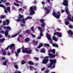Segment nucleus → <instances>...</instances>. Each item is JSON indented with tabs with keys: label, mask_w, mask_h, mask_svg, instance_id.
Listing matches in <instances>:
<instances>
[{
	"label": "nucleus",
	"mask_w": 73,
	"mask_h": 73,
	"mask_svg": "<svg viewBox=\"0 0 73 73\" xmlns=\"http://www.w3.org/2000/svg\"><path fill=\"white\" fill-rule=\"evenodd\" d=\"M51 52H52V53H55V50L54 49H53L52 50L51 49H50L48 51V52L49 53L48 55L50 56V58H54V57H55L56 56V55H53L52 53H49Z\"/></svg>",
	"instance_id": "3"
},
{
	"label": "nucleus",
	"mask_w": 73,
	"mask_h": 73,
	"mask_svg": "<svg viewBox=\"0 0 73 73\" xmlns=\"http://www.w3.org/2000/svg\"><path fill=\"white\" fill-rule=\"evenodd\" d=\"M46 36L48 40H50V44H52V40L51 39V36H50V35L48 34V33H46Z\"/></svg>",
	"instance_id": "10"
},
{
	"label": "nucleus",
	"mask_w": 73,
	"mask_h": 73,
	"mask_svg": "<svg viewBox=\"0 0 73 73\" xmlns=\"http://www.w3.org/2000/svg\"><path fill=\"white\" fill-rule=\"evenodd\" d=\"M9 23V21L7 20L6 21H3V25H8Z\"/></svg>",
	"instance_id": "15"
},
{
	"label": "nucleus",
	"mask_w": 73,
	"mask_h": 73,
	"mask_svg": "<svg viewBox=\"0 0 73 73\" xmlns=\"http://www.w3.org/2000/svg\"><path fill=\"white\" fill-rule=\"evenodd\" d=\"M70 28H73V26L71 25H70L68 26Z\"/></svg>",
	"instance_id": "42"
},
{
	"label": "nucleus",
	"mask_w": 73,
	"mask_h": 73,
	"mask_svg": "<svg viewBox=\"0 0 73 73\" xmlns=\"http://www.w3.org/2000/svg\"><path fill=\"white\" fill-rule=\"evenodd\" d=\"M15 45L14 44H11L10 45V46H8L7 48H6V50H7L9 48L10 49H11L12 53H13V50L15 49Z\"/></svg>",
	"instance_id": "6"
},
{
	"label": "nucleus",
	"mask_w": 73,
	"mask_h": 73,
	"mask_svg": "<svg viewBox=\"0 0 73 73\" xmlns=\"http://www.w3.org/2000/svg\"><path fill=\"white\" fill-rule=\"evenodd\" d=\"M6 5H9V3H7L6 4Z\"/></svg>",
	"instance_id": "58"
},
{
	"label": "nucleus",
	"mask_w": 73,
	"mask_h": 73,
	"mask_svg": "<svg viewBox=\"0 0 73 73\" xmlns=\"http://www.w3.org/2000/svg\"><path fill=\"white\" fill-rule=\"evenodd\" d=\"M22 52L23 53H27L28 54H30L32 52V50L27 48H25L22 49Z\"/></svg>",
	"instance_id": "7"
},
{
	"label": "nucleus",
	"mask_w": 73,
	"mask_h": 73,
	"mask_svg": "<svg viewBox=\"0 0 73 73\" xmlns=\"http://www.w3.org/2000/svg\"><path fill=\"white\" fill-rule=\"evenodd\" d=\"M31 35L32 37H35V35L32 34H31Z\"/></svg>",
	"instance_id": "48"
},
{
	"label": "nucleus",
	"mask_w": 73,
	"mask_h": 73,
	"mask_svg": "<svg viewBox=\"0 0 73 73\" xmlns=\"http://www.w3.org/2000/svg\"><path fill=\"white\" fill-rule=\"evenodd\" d=\"M43 45V44L42 43H40L39 45L38 46L37 48H41V46H42Z\"/></svg>",
	"instance_id": "23"
},
{
	"label": "nucleus",
	"mask_w": 73,
	"mask_h": 73,
	"mask_svg": "<svg viewBox=\"0 0 73 73\" xmlns=\"http://www.w3.org/2000/svg\"><path fill=\"white\" fill-rule=\"evenodd\" d=\"M30 15H32L35 13V12L34 11H36L37 7L36 6H33L30 7Z\"/></svg>",
	"instance_id": "5"
},
{
	"label": "nucleus",
	"mask_w": 73,
	"mask_h": 73,
	"mask_svg": "<svg viewBox=\"0 0 73 73\" xmlns=\"http://www.w3.org/2000/svg\"><path fill=\"white\" fill-rule=\"evenodd\" d=\"M5 17V15H1L0 17V19H3V18H4Z\"/></svg>",
	"instance_id": "35"
},
{
	"label": "nucleus",
	"mask_w": 73,
	"mask_h": 73,
	"mask_svg": "<svg viewBox=\"0 0 73 73\" xmlns=\"http://www.w3.org/2000/svg\"><path fill=\"white\" fill-rule=\"evenodd\" d=\"M68 1L67 0H64L63 5L65 6H68Z\"/></svg>",
	"instance_id": "18"
},
{
	"label": "nucleus",
	"mask_w": 73,
	"mask_h": 73,
	"mask_svg": "<svg viewBox=\"0 0 73 73\" xmlns=\"http://www.w3.org/2000/svg\"><path fill=\"white\" fill-rule=\"evenodd\" d=\"M14 5H15V6H17V7H19V6H20V5H19L17 4H15V3H14Z\"/></svg>",
	"instance_id": "41"
},
{
	"label": "nucleus",
	"mask_w": 73,
	"mask_h": 73,
	"mask_svg": "<svg viewBox=\"0 0 73 73\" xmlns=\"http://www.w3.org/2000/svg\"><path fill=\"white\" fill-rule=\"evenodd\" d=\"M19 33H20V32L18 33L17 34L12 35L11 37V38H12L13 37H16V36H17V35H19Z\"/></svg>",
	"instance_id": "21"
},
{
	"label": "nucleus",
	"mask_w": 73,
	"mask_h": 73,
	"mask_svg": "<svg viewBox=\"0 0 73 73\" xmlns=\"http://www.w3.org/2000/svg\"><path fill=\"white\" fill-rule=\"evenodd\" d=\"M12 9H15V8L14 7H13Z\"/></svg>",
	"instance_id": "61"
},
{
	"label": "nucleus",
	"mask_w": 73,
	"mask_h": 73,
	"mask_svg": "<svg viewBox=\"0 0 73 73\" xmlns=\"http://www.w3.org/2000/svg\"><path fill=\"white\" fill-rule=\"evenodd\" d=\"M19 19L16 20V21H20L24 24H25V20H27L28 19H31L32 18V17H27L25 19H20V18H23V15H19V17H18Z\"/></svg>",
	"instance_id": "1"
},
{
	"label": "nucleus",
	"mask_w": 73,
	"mask_h": 73,
	"mask_svg": "<svg viewBox=\"0 0 73 73\" xmlns=\"http://www.w3.org/2000/svg\"><path fill=\"white\" fill-rule=\"evenodd\" d=\"M22 36L23 35H19V37H22Z\"/></svg>",
	"instance_id": "53"
},
{
	"label": "nucleus",
	"mask_w": 73,
	"mask_h": 73,
	"mask_svg": "<svg viewBox=\"0 0 73 73\" xmlns=\"http://www.w3.org/2000/svg\"><path fill=\"white\" fill-rule=\"evenodd\" d=\"M52 39L55 41H57V39L55 36H53L52 37Z\"/></svg>",
	"instance_id": "26"
},
{
	"label": "nucleus",
	"mask_w": 73,
	"mask_h": 73,
	"mask_svg": "<svg viewBox=\"0 0 73 73\" xmlns=\"http://www.w3.org/2000/svg\"><path fill=\"white\" fill-rule=\"evenodd\" d=\"M51 1H53V0H51ZM46 1L48 3H50V1H49V0H46Z\"/></svg>",
	"instance_id": "51"
},
{
	"label": "nucleus",
	"mask_w": 73,
	"mask_h": 73,
	"mask_svg": "<svg viewBox=\"0 0 73 73\" xmlns=\"http://www.w3.org/2000/svg\"><path fill=\"white\" fill-rule=\"evenodd\" d=\"M33 42L34 45H36V44H37L38 43V42L37 41H35V40H33Z\"/></svg>",
	"instance_id": "31"
},
{
	"label": "nucleus",
	"mask_w": 73,
	"mask_h": 73,
	"mask_svg": "<svg viewBox=\"0 0 73 73\" xmlns=\"http://www.w3.org/2000/svg\"><path fill=\"white\" fill-rule=\"evenodd\" d=\"M5 35L6 37H7L8 35V30H6V31H5Z\"/></svg>",
	"instance_id": "20"
},
{
	"label": "nucleus",
	"mask_w": 73,
	"mask_h": 73,
	"mask_svg": "<svg viewBox=\"0 0 73 73\" xmlns=\"http://www.w3.org/2000/svg\"><path fill=\"white\" fill-rule=\"evenodd\" d=\"M52 46H54V47H56V48H58V44H57L56 43L55 44H52Z\"/></svg>",
	"instance_id": "29"
},
{
	"label": "nucleus",
	"mask_w": 73,
	"mask_h": 73,
	"mask_svg": "<svg viewBox=\"0 0 73 73\" xmlns=\"http://www.w3.org/2000/svg\"><path fill=\"white\" fill-rule=\"evenodd\" d=\"M4 29H7L8 30H11V27H4Z\"/></svg>",
	"instance_id": "27"
},
{
	"label": "nucleus",
	"mask_w": 73,
	"mask_h": 73,
	"mask_svg": "<svg viewBox=\"0 0 73 73\" xmlns=\"http://www.w3.org/2000/svg\"><path fill=\"white\" fill-rule=\"evenodd\" d=\"M1 59L2 60H5V57H3L1 58Z\"/></svg>",
	"instance_id": "49"
},
{
	"label": "nucleus",
	"mask_w": 73,
	"mask_h": 73,
	"mask_svg": "<svg viewBox=\"0 0 73 73\" xmlns=\"http://www.w3.org/2000/svg\"><path fill=\"white\" fill-rule=\"evenodd\" d=\"M37 28H38V29H39L40 31V36H38V38H37V39H41V37L43 36V34H42V29L40 27H38Z\"/></svg>",
	"instance_id": "8"
},
{
	"label": "nucleus",
	"mask_w": 73,
	"mask_h": 73,
	"mask_svg": "<svg viewBox=\"0 0 73 73\" xmlns=\"http://www.w3.org/2000/svg\"><path fill=\"white\" fill-rule=\"evenodd\" d=\"M44 45L45 46H49V45L48 44H44Z\"/></svg>",
	"instance_id": "38"
},
{
	"label": "nucleus",
	"mask_w": 73,
	"mask_h": 73,
	"mask_svg": "<svg viewBox=\"0 0 73 73\" xmlns=\"http://www.w3.org/2000/svg\"><path fill=\"white\" fill-rule=\"evenodd\" d=\"M38 65V63H36L35 64V66H37Z\"/></svg>",
	"instance_id": "63"
},
{
	"label": "nucleus",
	"mask_w": 73,
	"mask_h": 73,
	"mask_svg": "<svg viewBox=\"0 0 73 73\" xmlns=\"http://www.w3.org/2000/svg\"><path fill=\"white\" fill-rule=\"evenodd\" d=\"M7 62H8V60H6L4 62H3V65H7L6 64Z\"/></svg>",
	"instance_id": "30"
},
{
	"label": "nucleus",
	"mask_w": 73,
	"mask_h": 73,
	"mask_svg": "<svg viewBox=\"0 0 73 73\" xmlns=\"http://www.w3.org/2000/svg\"><path fill=\"white\" fill-rule=\"evenodd\" d=\"M7 11L6 10H5V13H7V11H9L10 10V7H8L7 8Z\"/></svg>",
	"instance_id": "22"
},
{
	"label": "nucleus",
	"mask_w": 73,
	"mask_h": 73,
	"mask_svg": "<svg viewBox=\"0 0 73 73\" xmlns=\"http://www.w3.org/2000/svg\"><path fill=\"white\" fill-rule=\"evenodd\" d=\"M45 69V67H44L41 68V71H42V70H44Z\"/></svg>",
	"instance_id": "50"
},
{
	"label": "nucleus",
	"mask_w": 73,
	"mask_h": 73,
	"mask_svg": "<svg viewBox=\"0 0 73 73\" xmlns=\"http://www.w3.org/2000/svg\"><path fill=\"white\" fill-rule=\"evenodd\" d=\"M15 1H16V2H17V3H19V4H21V5H22V3H21V2L19 1H17V0H15Z\"/></svg>",
	"instance_id": "33"
},
{
	"label": "nucleus",
	"mask_w": 73,
	"mask_h": 73,
	"mask_svg": "<svg viewBox=\"0 0 73 73\" xmlns=\"http://www.w3.org/2000/svg\"><path fill=\"white\" fill-rule=\"evenodd\" d=\"M26 62L24 61H22L21 62V64H25Z\"/></svg>",
	"instance_id": "44"
},
{
	"label": "nucleus",
	"mask_w": 73,
	"mask_h": 73,
	"mask_svg": "<svg viewBox=\"0 0 73 73\" xmlns=\"http://www.w3.org/2000/svg\"><path fill=\"white\" fill-rule=\"evenodd\" d=\"M0 1H0V4H1L2 3V2L4 3V1L3 0H0ZM0 7H2V8H3L4 9H5V6L3 5L2 4H0Z\"/></svg>",
	"instance_id": "16"
},
{
	"label": "nucleus",
	"mask_w": 73,
	"mask_h": 73,
	"mask_svg": "<svg viewBox=\"0 0 73 73\" xmlns=\"http://www.w3.org/2000/svg\"><path fill=\"white\" fill-rule=\"evenodd\" d=\"M33 28H34V27H32L31 28V31H33V32H34V30L33 29Z\"/></svg>",
	"instance_id": "39"
},
{
	"label": "nucleus",
	"mask_w": 73,
	"mask_h": 73,
	"mask_svg": "<svg viewBox=\"0 0 73 73\" xmlns=\"http://www.w3.org/2000/svg\"><path fill=\"white\" fill-rule=\"evenodd\" d=\"M21 52V49L20 48H19L17 51V52H15V55L16 57H17L18 56V54L20 53Z\"/></svg>",
	"instance_id": "17"
},
{
	"label": "nucleus",
	"mask_w": 73,
	"mask_h": 73,
	"mask_svg": "<svg viewBox=\"0 0 73 73\" xmlns=\"http://www.w3.org/2000/svg\"><path fill=\"white\" fill-rule=\"evenodd\" d=\"M2 53L3 55H6V52H5L4 50H2Z\"/></svg>",
	"instance_id": "34"
},
{
	"label": "nucleus",
	"mask_w": 73,
	"mask_h": 73,
	"mask_svg": "<svg viewBox=\"0 0 73 73\" xmlns=\"http://www.w3.org/2000/svg\"><path fill=\"white\" fill-rule=\"evenodd\" d=\"M61 11L62 13H63L64 12V10H61Z\"/></svg>",
	"instance_id": "55"
},
{
	"label": "nucleus",
	"mask_w": 73,
	"mask_h": 73,
	"mask_svg": "<svg viewBox=\"0 0 73 73\" xmlns=\"http://www.w3.org/2000/svg\"><path fill=\"white\" fill-rule=\"evenodd\" d=\"M66 12L67 13L68 15V19L69 21H71L72 22H73V17H72V19H70V15L69 13V10L68 9V7H66L65 9Z\"/></svg>",
	"instance_id": "4"
},
{
	"label": "nucleus",
	"mask_w": 73,
	"mask_h": 73,
	"mask_svg": "<svg viewBox=\"0 0 73 73\" xmlns=\"http://www.w3.org/2000/svg\"><path fill=\"white\" fill-rule=\"evenodd\" d=\"M4 40H5V39L4 38H3L2 39H0V41L1 42H3L4 41Z\"/></svg>",
	"instance_id": "36"
},
{
	"label": "nucleus",
	"mask_w": 73,
	"mask_h": 73,
	"mask_svg": "<svg viewBox=\"0 0 73 73\" xmlns=\"http://www.w3.org/2000/svg\"><path fill=\"white\" fill-rule=\"evenodd\" d=\"M2 27H3V26L2 25H1L0 26V30H1V28H2Z\"/></svg>",
	"instance_id": "59"
},
{
	"label": "nucleus",
	"mask_w": 73,
	"mask_h": 73,
	"mask_svg": "<svg viewBox=\"0 0 73 73\" xmlns=\"http://www.w3.org/2000/svg\"><path fill=\"white\" fill-rule=\"evenodd\" d=\"M19 11H21V12H22V9L21 8H20L19 9Z\"/></svg>",
	"instance_id": "57"
},
{
	"label": "nucleus",
	"mask_w": 73,
	"mask_h": 73,
	"mask_svg": "<svg viewBox=\"0 0 73 73\" xmlns=\"http://www.w3.org/2000/svg\"><path fill=\"white\" fill-rule=\"evenodd\" d=\"M47 58H49V56H46L44 59L43 60L42 62L43 64H46L49 60Z\"/></svg>",
	"instance_id": "11"
},
{
	"label": "nucleus",
	"mask_w": 73,
	"mask_h": 73,
	"mask_svg": "<svg viewBox=\"0 0 73 73\" xmlns=\"http://www.w3.org/2000/svg\"><path fill=\"white\" fill-rule=\"evenodd\" d=\"M40 52L41 53L42 52L45 53V48H42V50L40 51Z\"/></svg>",
	"instance_id": "24"
},
{
	"label": "nucleus",
	"mask_w": 73,
	"mask_h": 73,
	"mask_svg": "<svg viewBox=\"0 0 73 73\" xmlns=\"http://www.w3.org/2000/svg\"><path fill=\"white\" fill-rule=\"evenodd\" d=\"M28 64H29L30 65H33L34 64H33V63L31 61H30L28 62Z\"/></svg>",
	"instance_id": "32"
},
{
	"label": "nucleus",
	"mask_w": 73,
	"mask_h": 73,
	"mask_svg": "<svg viewBox=\"0 0 73 73\" xmlns=\"http://www.w3.org/2000/svg\"><path fill=\"white\" fill-rule=\"evenodd\" d=\"M58 31H61V29H58Z\"/></svg>",
	"instance_id": "64"
},
{
	"label": "nucleus",
	"mask_w": 73,
	"mask_h": 73,
	"mask_svg": "<svg viewBox=\"0 0 73 73\" xmlns=\"http://www.w3.org/2000/svg\"><path fill=\"white\" fill-rule=\"evenodd\" d=\"M14 67L16 69H18V66L17 65H14Z\"/></svg>",
	"instance_id": "37"
},
{
	"label": "nucleus",
	"mask_w": 73,
	"mask_h": 73,
	"mask_svg": "<svg viewBox=\"0 0 73 73\" xmlns=\"http://www.w3.org/2000/svg\"><path fill=\"white\" fill-rule=\"evenodd\" d=\"M52 15L54 17L56 18V19H59L60 18V12H58V13L56 14V12L54 11L53 12Z\"/></svg>",
	"instance_id": "9"
},
{
	"label": "nucleus",
	"mask_w": 73,
	"mask_h": 73,
	"mask_svg": "<svg viewBox=\"0 0 73 73\" xmlns=\"http://www.w3.org/2000/svg\"><path fill=\"white\" fill-rule=\"evenodd\" d=\"M25 42H28L30 41V39L28 38H26L25 39Z\"/></svg>",
	"instance_id": "28"
},
{
	"label": "nucleus",
	"mask_w": 73,
	"mask_h": 73,
	"mask_svg": "<svg viewBox=\"0 0 73 73\" xmlns=\"http://www.w3.org/2000/svg\"><path fill=\"white\" fill-rule=\"evenodd\" d=\"M41 3L43 5H44L45 4V2H42Z\"/></svg>",
	"instance_id": "54"
},
{
	"label": "nucleus",
	"mask_w": 73,
	"mask_h": 73,
	"mask_svg": "<svg viewBox=\"0 0 73 73\" xmlns=\"http://www.w3.org/2000/svg\"><path fill=\"white\" fill-rule=\"evenodd\" d=\"M56 56H58V53H57V52L56 53Z\"/></svg>",
	"instance_id": "62"
},
{
	"label": "nucleus",
	"mask_w": 73,
	"mask_h": 73,
	"mask_svg": "<svg viewBox=\"0 0 73 73\" xmlns=\"http://www.w3.org/2000/svg\"><path fill=\"white\" fill-rule=\"evenodd\" d=\"M50 64H48L47 65L48 68H51L52 65H53L52 67V69L54 68L55 67V63H56V60L54 59V60H50Z\"/></svg>",
	"instance_id": "2"
},
{
	"label": "nucleus",
	"mask_w": 73,
	"mask_h": 73,
	"mask_svg": "<svg viewBox=\"0 0 73 73\" xmlns=\"http://www.w3.org/2000/svg\"><path fill=\"white\" fill-rule=\"evenodd\" d=\"M34 58H35V60H36L37 61H38V58L35 57H34Z\"/></svg>",
	"instance_id": "43"
},
{
	"label": "nucleus",
	"mask_w": 73,
	"mask_h": 73,
	"mask_svg": "<svg viewBox=\"0 0 73 73\" xmlns=\"http://www.w3.org/2000/svg\"><path fill=\"white\" fill-rule=\"evenodd\" d=\"M65 24L66 25H69V20H67L65 21Z\"/></svg>",
	"instance_id": "25"
},
{
	"label": "nucleus",
	"mask_w": 73,
	"mask_h": 73,
	"mask_svg": "<svg viewBox=\"0 0 73 73\" xmlns=\"http://www.w3.org/2000/svg\"><path fill=\"white\" fill-rule=\"evenodd\" d=\"M40 21L41 23H42L41 24V27H45V23H44V20L41 19L40 20Z\"/></svg>",
	"instance_id": "14"
},
{
	"label": "nucleus",
	"mask_w": 73,
	"mask_h": 73,
	"mask_svg": "<svg viewBox=\"0 0 73 73\" xmlns=\"http://www.w3.org/2000/svg\"><path fill=\"white\" fill-rule=\"evenodd\" d=\"M30 69H33V67L32 66H31L30 67Z\"/></svg>",
	"instance_id": "56"
},
{
	"label": "nucleus",
	"mask_w": 73,
	"mask_h": 73,
	"mask_svg": "<svg viewBox=\"0 0 73 73\" xmlns=\"http://www.w3.org/2000/svg\"><path fill=\"white\" fill-rule=\"evenodd\" d=\"M7 54L8 56H9V55H11V53L9 52H7Z\"/></svg>",
	"instance_id": "45"
},
{
	"label": "nucleus",
	"mask_w": 73,
	"mask_h": 73,
	"mask_svg": "<svg viewBox=\"0 0 73 73\" xmlns=\"http://www.w3.org/2000/svg\"><path fill=\"white\" fill-rule=\"evenodd\" d=\"M68 35L69 36L70 35H73V32L71 30H69L68 31Z\"/></svg>",
	"instance_id": "19"
},
{
	"label": "nucleus",
	"mask_w": 73,
	"mask_h": 73,
	"mask_svg": "<svg viewBox=\"0 0 73 73\" xmlns=\"http://www.w3.org/2000/svg\"><path fill=\"white\" fill-rule=\"evenodd\" d=\"M24 26H25V24H24L21 25V27H24Z\"/></svg>",
	"instance_id": "46"
},
{
	"label": "nucleus",
	"mask_w": 73,
	"mask_h": 73,
	"mask_svg": "<svg viewBox=\"0 0 73 73\" xmlns=\"http://www.w3.org/2000/svg\"><path fill=\"white\" fill-rule=\"evenodd\" d=\"M30 33V31L29 30H27L26 31V33Z\"/></svg>",
	"instance_id": "40"
},
{
	"label": "nucleus",
	"mask_w": 73,
	"mask_h": 73,
	"mask_svg": "<svg viewBox=\"0 0 73 73\" xmlns=\"http://www.w3.org/2000/svg\"><path fill=\"white\" fill-rule=\"evenodd\" d=\"M50 8V7H49L48 8L45 7L44 9L46 11V13L47 14H48V13H49V12H50V10L49 9Z\"/></svg>",
	"instance_id": "13"
},
{
	"label": "nucleus",
	"mask_w": 73,
	"mask_h": 73,
	"mask_svg": "<svg viewBox=\"0 0 73 73\" xmlns=\"http://www.w3.org/2000/svg\"><path fill=\"white\" fill-rule=\"evenodd\" d=\"M54 35H57L59 37H62V34L60 33H58V32H55L54 33Z\"/></svg>",
	"instance_id": "12"
},
{
	"label": "nucleus",
	"mask_w": 73,
	"mask_h": 73,
	"mask_svg": "<svg viewBox=\"0 0 73 73\" xmlns=\"http://www.w3.org/2000/svg\"><path fill=\"white\" fill-rule=\"evenodd\" d=\"M0 33H2V34H4V31L2 30L0 32Z\"/></svg>",
	"instance_id": "47"
},
{
	"label": "nucleus",
	"mask_w": 73,
	"mask_h": 73,
	"mask_svg": "<svg viewBox=\"0 0 73 73\" xmlns=\"http://www.w3.org/2000/svg\"><path fill=\"white\" fill-rule=\"evenodd\" d=\"M35 50L36 51V52H38V50L37 48L35 49Z\"/></svg>",
	"instance_id": "60"
},
{
	"label": "nucleus",
	"mask_w": 73,
	"mask_h": 73,
	"mask_svg": "<svg viewBox=\"0 0 73 73\" xmlns=\"http://www.w3.org/2000/svg\"><path fill=\"white\" fill-rule=\"evenodd\" d=\"M48 72H49V71L48 70H47L45 71V73H48Z\"/></svg>",
	"instance_id": "52"
}]
</instances>
